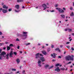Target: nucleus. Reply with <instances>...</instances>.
<instances>
[{
	"label": "nucleus",
	"instance_id": "obj_1",
	"mask_svg": "<svg viewBox=\"0 0 74 74\" xmlns=\"http://www.w3.org/2000/svg\"><path fill=\"white\" fill-rule=\"evenodd\" d=\"M6 55V53L5 51H2L1 52V53L0 54V60L2 59V57H5L4 55Z\"/></svg>",
	"mask_w": 74,
	"mask_h": 74
},
{
	"label": "nucleus",
	"instance_id": "obj_2",
	"mask_svg": "<svg viewBox=\"0 0 74 74\" xmlns=\"http://www.w3.org/2000/svg\"><path fill=\"white\" fill-rule=\"evenodd\" d=\"M56 10H57L60 13H62V14H63V13H64V10L62 9L61 8H56Z\"/></svg>",
	"mask_w": 74,
	"mask_h": 74
},
{
	"label": "nucleus",
	"instance_id": "obj_3",
	"mask_svg": "<svg viewBox=\"0 0 74 74\" xmlns=\"http://www.w3.org/2000/svg\"><path fill=\"white\" fill-rule=\"evenodd\" d=\"M42 6L44 8L43 10H46L47 8H48V7L47 6L46 4H43L42 5Z\"/></svg>",
	"mask_w": 74,
	"mask_h": 74
},
{
	"label": "nucleus",
	"instance_id": "obj_4",
	"mask_svg": "<svg viewBox=\"0 0 74 74\" xmlns=\"http://www.w3.org/2000/svg\"><path fill=\"white\" fill-rule=\"evenodd\" d=\"M13 54H14L13 51H11L9 53V58H12V57H13V56H12Z\"/></svg>",
	"mask_w": 74,
	"mask_h": 74
},
{
	"label": "nucleus",
	"instance_id": "obj_5",
	"mask_svg": "<svg viewBox=\"0 0 74 74\" xmlns=\"http://www.w3.org/2000/svg\"><path fill=\"white\" fill-rule=\"evenodd\" d=\"M40 59L41 60L42 62H43L45 61V58H44V57L40 58Z\"/></svg>",
	"mask_w": 74,
	"mask_h": 74
},
{
	"label": "nucleus",
	"instance_id": "obj_6",
	"mask_svg": "<svg viewBox=\"0 0 74 74\" xmlns=\"http://www.w3.org/2000/svg\"><path fill=\"white\" fill-rule=\"evenodd\" d=\"M56 54L53 53V55L51 54V56L52 57H53V58H56Z\"/></svg>",
	"mask_w": 74,
	"mask_h": 74
},
{
	"label": "nucleus",
	"instance_id": "obj_7",
	"mask_svg": "<svg viewBox=\"0 0 74 74\" xmlns=\"http://www.w3.org/2000/svg\"><path fill=\"white\" fill-rule=\"evenodd\" d=\"M22 39L23 40H25V39H26V37H27V35L26 34H25V35H23V36H22Z\"/></svg>",
	"mask_w": 74,
	"mask_h": 74
},
{
	"label": "nucleus",
	"instance_id": "obj_8",
	"mask_svg": "<svg viewBox=\"0 0 74 74\" xmlns=\"http://www.w3.org/2000/svg\"><path fill=\"white\" fill-rule=\"evenodd\" d=\"M39 55H40V53H37L35 55L36 56V59H38V58H40V57H39Z\"/></svg>",
	"mask_w": 74,
	"mask_h": 74
},
{
	"label": "nucleus",
	"instance_id": "obj_9",
	"mask_svg": "<svg viewBox=\"0 0 74 74\" xmlns=\"http://www.w3.org/2000/svg\"><path fill=\"white\" fill-rule=\"evenodd\" d=\"M2 10V12L3 14H5V13H7V11H8V10L4 9H3Z\"/></svg>",
	"mask_w": 74,
	"mask_h": 74
},
{
	"label": "nucleus",
	"instance_id": "obj_10",
	"mask_svg": "<svg viewBox=\"0 0 74 74\" xmlns=\"http://www.w3.org/2000/svg\"><path fill=\"white\" fill-rule=\"evenodd\" d=\"M56 71H57L58 72H59L60 71V69H59V67H58L57 68V69L55 70Z\"/></svg>",
	"mask_w": 74,
	"mask_h": 74
},
{
	"label": "nucleus",
	"instance_id": "obj_11",
	"mask_svg": "<svg viewBox=\"0 0 74 74\" xmlns=\"http://www.w3.org/2000/svg\"><path fill=\"white\" fill-rule=\"evenodd\" d=\"M70 56H67L66 57V60H68V61H69L70 60Z\"/></svg>",
	"mask_w": 74,
	"mask_h": 74
},
{
	"label": "nucleus",
	"instance_id": "obj_12",
	"mask_svg": "<svg viewBox=\"0 0 74 74\" xmlns=\"http://www.w3.org/2000/svg\"><path fill=\"white\" fill-rule=\"evenodd\" d=\"M71 60H74V56L72 55V57L70 56V58Z\"/></svg>",
	"mask_w": 74,
	"mask_h": 74
},
{
	"label": "nucleus",
	"instance_id": "obj_13",
	"mask_svg": "<svg viewBox=\"0 0 74 74\" xmlns=\"http://www.w3.org/2000/svg\"><path fill=\"white\" fill-rule=\"evenodd\" d=\"M42 53H43V54L44 55H47V52H46V51H42Z\"/></svg>",
	"mask_w": 74,
	"mask_h": 74
},
{
	"label": "nucleus",
	"instance_id": "obj_14",
	"mask_svg": "<svg viewBox=\"0 0 74 74\" xmlns=\"http://www.w3.org/2000/svg\"><path fill=\"white\" fill-rule=\"evenodd\" d=\"M3 8L4 9H6V10H7V9H8V6L6 7V6L5 5H4L3 6Z\"/></svg>",
	"mask_w": 74,
	"mask_h": 74
},
{
	"label": "nucleus",
	"instance_id": "obj_15",
	"mask_svg": "<svg viewBox=\"0 0 74 74\" xmlns=\"http://www.w3.org/2000/svg\"><path fill=\"white\" fill-rule=\"evenodd\" d=\"M15 8H17V9H19V5H17L15 6Z\"/></svg>",
	"mask_w": 74,
	"mask_h": 74
},
{
	"label": "nucleus",
	"instance_id": "obj_16",
	"mask_svg": "<svg viewBox=\"0 0 74 74\" xmlns=\"http://www.w3.org/2000/svg\"><path fill=\"white\" fill-rule=\"evenodd\" d=\"M23 0H17V3H21V2H23Z\"/></svg>",
	"mask_w": 74,
	"mask_h": 74
},
{
	"label": "nucleus",
	"instance_id": "obj_17",
	"mask_svg": "<svg viewBox=\"0 0 74 74\" xmlns=\"http://www.w3.org/2000/svg\"><path fill=\"white\" fill-rule=\"evenodd\" d=\"M55 51H59V52H60V50L59 49V48H57L56 49H55Z\"/></svg>",
	"mask_w": 74,
	"mask_h": 74
},
{
	"label": "nucleus",
	"instance_id": "obj_18",
	"mask_svg": "<svg viewBox=\"0 0 74 74\" xmlns=\"http://www.w3.org/2000/svg\"><path fill=\"white\" fill-rule=\"evenodd\" d=\"M17 36H20V37H22V36H23V35L19 34H17Z\"/></svg>",
	"mask_w": 74,
	"mask_h": 74
},
{
	"label": "nucleus",
	"instance_id": "obj_19",
	"mask_svg": "<svg viewBox=\"0 0 74 74\" xmlns=\"http://www.w3.org/2000/svg\"><path fill=\"white\" fill-rule=\"evenodd\" d=\"M16 61L17 62V63H19L20 62V60L19 58H17L16 60Z\"/></svg>",
	"mask_w": 74,
	"mask_h": 74
},
{
	"label": "nucleus",
	"instance_id": "obj_20",
	"mask_svg": "<svg viewBox=\"0 0 74 74\" xmlns=\"http://www.w3.org/2000/svg\"><path fill=\"white\" fill-rule=\"evenodd\" d=\"M49 66V65H46V66H45V69H47V67H48Z\"/></svg>",
	"mask_w": 74,
	"mask_h": 74
},
{
	"label": "nucleus",
	"instance_id": "obj_21",
	"mask_svg": "<svg viewBox=\"0 0 74 74\" xmlns=\"http://www.w3.org/2000/svg\"><path fill=\"white\" fill-rule=\"evenodd\" d=\"M60 16L62 18H65V15H61Z\"/></svg>",
	"mask_w": 74,
	"mask_h": 74
},
{
	"label": "nucleus",
	"instance_id": "obj_22",
	"mask_svg": "<svg viewBox=\"0 0 74 74\" xmlns=\"http://www.w3.org/2000/svg\"><path fill=\"white\" fill-rule=\"evenodd\" d=\"M7 49L8 51H9V50H10L11 49V48L9 46H8L7 47Z\"/></svg>",
	"mask_w": 74,
	"mask_h": 74
},
{
	"label": "nucleus",
	"instance_id": "obj_23",
	"mask_svg": "<svg viewBox=\"0 0 74 74\" xmlns=\"http://www.w3.org/2000/svg\"><path fill=\"white\" fill-rule=\"evenodd\" d=\"M41 61L39 60L38 62V64H41Z\"/></svg>",
	"mask_w": 74,
	"mask_h": 74
},
{
	"label": "nucleus",
	"instance_id": "obj_24",
	"mask_svg": "<svg viewBox=\"0 0 74 74\" xmlns=\"http://www.w3.org/2000/svg\"><path fill=\"white\" fill-rule=\"evenodd\" d=\"M71 16H74V13L73 12H72L71 14L70 15Z\"/></svg>",
	"mask_w": 74,
	"mask_h": 74
},
{
	"label": "nucleus",
	"instance_id": "obj_25",
	"mask_svg": "<svg viewBox=\"0 0 74 74\" xmlns=\"http://www.w3.org/2000/svg\"><path fill=\"white\" fill-rule=\"evenodd\" d=\"M4 45V43H0V46H2V45Z\"/></svg>",
	"mask_w": 74,
	"mask_h": 74
},
{
	"label": "nucleus",
	"instance_id": "obj_26",
	"mask_svg": "<svg viewBox=\"0 0 74 74\" xmlns=\"http://www.w3.org/2000/svg\"><path fill=\"white\" fill-rule=\"evenodd\" d=\"M59 65H60V64L58 63L56 65V67H57V66H59Z\"/></svg>",
	"mask_w": 74,
	"mask_h": 74
},
{
	"label": "nucleus",
	"instance_id": "obj_27",
	"mask_svg": "<svg viewBox=\"0 0 74 74\" xmlns=\"http://www.w3.org/2000/svg\"><path fill=\"white\" fill-rule=\"evenodd\" d=\"M13 53L14 55H17V53L16 52H14Z\"/></svg>",
	"mask_w": 74,
	"mask_h": 74
},
{
	"label": "nucleus",
	"instance_id": "obj_28",
	"mask_svg": "<svg viewBox=\"0 0 74 74\" xmlns=\"http://www.w3.org/2000/svg\"><path fill=\"white\" fill-rule=\"evenodd\" d=\"M9 46L10 47H13V46H14V45L12 44H11Z\"/></svg>",
	"mask_w": 74,
	"mask_h": 74
},
{
	"label": "nucleus",
	"instance_id": "obj_29",
	"mask_svg": "<svg viewBox=\"0 0 74 74\" xmlns=\"http://www.w3.org/2000/svg\"><path fill=\"white\" fill-rule=\"evenodd\" d=\"M8 11H9V12H10V11H12V9L11 8H10L8 9Z\"/></svg>",
	"mask_w": 74,
	"mask_h": 74
},
{
	"label": "nucleus",
	"instance_id": "obj_30",
	"mask_svg": "<svg viewBox=\"0 0 74 74\" xmlns=\"http://www.w3.org/2000/svg\"><path fill=\"white\" fill-rule=\"evenodd\" d=\"M27 32H23V34H27Z\"/></svg>",
	"mask_w": 74,
	"mask_h": 74
},
{
	"label": "nucleus",
	"instance_id": "obj_31",
	"mask_svg": "<svg viewBox=\"0 0 74 74\" xmlns=\"http://www.w3.org/2000/svg\"><path fill=\"white\" fill-rule=\"evenodd\" d=\"M60 70H62L63 71L64 70H65V69H64V68H61Z\"/></svg>",
	"mask_w": 74,
	"mask_h": 74
},
{
	"label": "nucleus",
	"instance_id": "obj_32",
	"mask_svg": "<svg viewBox=\"0 0 74 74\" xmlns=\"http://www.w3.org/2000/svg\"><path fill=\"white\" fill-rule=\"evenodd\" d=\"M30 43L25 44L26 45H30Z\"/></svg>",
	"mask_w": 74,
	"mask_h": 74
},
{
	"label": "nucleus",
	"instance_id": "obj_33",
	"mask_svg": "<svg viewBox=\"0 0 74 74\" xmlns=\"http://www.w3.org/2000/svg\"><path fill=\"white\" fill-rule=\"evenodd\" d=\"M71 62H69L68 63H66V64H71Z\"/></svg>",
	"mask_w": 74,
	"mask_h": 74
},
{
	"label": "nucleus",
	"instance_id": "obj_34",
	"mask_svg": "<svg viewBox=\"0 0 74 74\" xmlns=\"http://www.w3.org/2000/svg\"><path fill=\"white\" fill-rule=\"evenodd\" d=\"M16 41H19V40L18 38H17L16 39Z\"/></svg>",
	"mask_w": 74,
	"mask_h": 74
},
{
	"label": "nucleus",
	"instance_id": "obj_35",
	"mask_svg": "<svg viewBox=\"0 0 74 74\" xmlns=\"http://www.w3.org/2000/svg\"><path fill=\"white\" fill-rule=\"evenodd\" d=\"M6 59H9V56H6Z\"/></svg>",
	"mask_w": 74,
	"mask_h": 74
},
{
	"label": "nucleus",
	"instance_id": "obj_36",
	"mask_svg": "<svg viewBox=\"0 0 74 74\" xmlns=\"http://www.w3.org/2000/svg\"><path fill=\"white\" fill-rule=\"evenodd\" d=\"M53 66H50V68H49V69H51V68H53Z\"/></svg>",
	"mask_w": 74,
	"mask_h": 74
},
{
	"label": "nucleus",
	"instance_id": "obj_37",
	"mask_svg": "<svg viewBox=\"0 0 74 74\" xmlns=\"http://www.w3.org/2000/svg\"><path fill=\"white\" fill-rule=\"evenodd\" d=\"M12 71H16V70L15 69H12Z\"/></svg>",
	"mask_w": 74,
	"mask_h": 74
},
{
	"label": "nucleus",
	"instance_id": "obj_38",
	"mask_svg": "<svg viewBox=\"0 0 74 74\" xmlns=\"http://www.w3.org/2000/svg\"><path fill=\"white\" fill-rule=\"evenodd\" d=\"M69 30V32H70L71 31V29H68Z\"/></svg>",
	"mask_w": 74,
	"mask_h": 74
},
{
	"label": "nucleus",
	"instance_id": "obj_39",
	"mask_svg": "<svg viewBox=\"0 0 74 74\" xmlns=\"http://www.w3.org/2000/svg\"><path fill=\"white\" fill-rule=\"evenodd\" d=\"M6 56H9V53H8L6 54Z\"/></svg>",
	"mask_w": 74,
	"mask_h": 74
},
{
	"label": "nucleus",
	"instance_id": "obj_40",
	"mask_svg": "<svg viewBox=\"0 0 74 74\" xmlns=\"http://www.w3.org/2000/svg\"><path fill=\"white\" fill-rule=\"evenodd\" d=\"M71 49L72 51H74V48H73V47H71Z\"/></svg>",
	"mask_w": 74,
	"mask_h": 74
},
{
	"label": "nucleus",
	"instance_id": "obj_41",
	"mask_svg": "<svg viewBox=\"0 0 74 74\" xmlns=\"http://www.w3.org/2000/svg\"><path fill=\"white\" fill-rule=\"evenodd\" d=\"M66 47L67 48H68V49H70V46H66Z\"/></svg>",
	"mask_w": 74,
	"mask_h": 74
},
{
	"label": "nucleus",
	"instance_id": "obj_42",
	"mask_svg": "<svg viewBox=\"0 0 74 74\" xmlns=\"http://www.w3.org/2000/svg\"><path fill=\"white\" fill-rule=\"evenodd\" d=\"M52 62H55V61H56V60L53 59L52 60Z\"/></svg>",
	"mask_w": 74,
	"mask_h": 74
},
{
	"label": "nucleus",
	"instance_id": "obj_43",
	"mask_svg": "<svg viewBox=\"0 0 74 74\" xmlns=\"http://www.w3.org/2000/svg\"><path fill=\"white\" fill-rule=\"evenodd\" d=\"M3 34V33H2V32L0 31V35H2Z\"/></svg>",
	"mask_w": 74,
	"mask_h": 74
},
{
	"label": "nucleus",
	"instance_id": "obj_44",
	"mask_svg": "<svg viewBox=\"0 0 74 74\" xmlns=\"http://www.w3.org/2000/svg\"><path fill=\"white\" fill-rule=\"evenodd\" d=\"M40 56H43V55L41 54H40Z\"/></svg>",
	"mask_w": 74,
	"mask_h": 74
},
{
	"label": "nucleus",
	"instance_id": "obj_45",
	"mask_svg": "<svg viewBox=\"0 0 74 74\" xmlns=\"http://www.w3.org/2000/svg\"><path fill=\"white\" fill-rule=\"evenodd\" d=\"M38 66H39V67H41V65L40 64H38Z\"/></svg>",
	"mask_w": 74,
	"mask_h": 74
},
{
	"label": "nucleus",
	"instance_id": "obj_46",
	"mask_svg": "<svg viewBox=\"0 0 74 74\" xmlns=\"http://www.w3.org/2000/svg\"><path fill=\"white\" fill-rule=\"evenodd\" d=\"M0 10H1V11L3 10V8H0V12H1V11Z\"/></svg>",
	"mask_w": 74,
	"mask_h": 74
},
{
	"label": "nucleus",
	"instance_id": "obj_47",
	"mask_svg": "<svg viewBox=\"0 0 74 74\" xmlns=\"http://www.w3.org/2000/svg\"><path fill=\"white\" fill-rule=\"evenodd\" d=\"M63 9L64 10V11H66V8H63Z\"/></svg>",
	"mask_w": 74,
	"mask_h": 74
},
{
	"label": "nucleus",
	"instance_id": "obj_48",
	"mask_svg": "<svg viewBox=\"0 0 74 74\" xmlns=\"http://www.w3.org/2000/svg\"><path fill=\"white\" fill-rule=\"evenodd\" d=\"M58 4H56L55 5V7H58Z\"/></svg>",
	"mask_w": 74,
	"mask_h": 74
},
{
	"label": "nucleus",
	"instance_id": "obj_49",
	"mask_svg": "<svg viewBox=\"0 0 74 74\" xmlns=\"http://www.w3.org/2000/svg\"><path fill=\"white\" fill-rule=\"evenodd\" d=\"M53 47H54V46H53V45H51V48H53Z\"/></svg>",
	"mask_w": 74,
	"mask_h": 74
},
{
	"label": "nucleus",
	"instance_id": "obj_50",
	"mask_svg": "<svg viewBox=\"0 0 74 74\" xmlns=\"http://www.w3.org/2000/svg\"><path fill=\"white\" fill-rule=\"evenodd\" d=\"M58 58H60V59H61V58H62V57H61V56H59L58 57Z\"/></svg>",
	"mask_w": 74,
	"mask_h": 74
},
{
	"label": "nucleus",
	"instance_id": "obj_51",
	"mask_svg": "<svg viewBox=\"0 0 74 74\" xmlns=\"http://www.w3.org/2000/svg\"><path fill=\"white\" fill-rule=\"evenodd\" d=\"M70 10H73V8H72V7H71V8H70Z\"/></svg>",
	"mask_w": 74,
	"mask_h": 74
},
{
	"label": "nucleus",
	"instance_id": "obj_52",
	"mask_svg": "<svg viewBox=\"0 0 74 74\" xmlns=\"http://www.w3.org/2000/svg\"><path fill=\"white\" fill-rule=\"evenodd\" d=\"M19 48H20L19 46H18L17 47V49H19Z\"/></svg>",
	"mask_w": 74,
	"mask_h": 74
},
{
	"label": "nucleus",
	"instance_id": "obj_53",
	"mask_svg": "<svg viewBox=\"0 0 74 74\" xmlns=\"http://www.w3.org/2000/svg\"><path fill=\"white\" fill-rule=\"evenodd\" d=\"M70 43V42H67L66 43V44H69Z\"/></svg>",
	"mask_w": 74,
	"mask_h": 74
},
{
	"label": "nucleus",
	"instance_id": "obj_54",
	"mask_svg": "<svg viewBox=\"0 0 74 74\" xmlns=\"http://www.w3.org/2000/svg\"><path fill=\"white\" fill-rule=\"evenodd\" d=\"M1 51H2V49H0V53H1Z\"/></svg>",
	"mask_w": 74,
	"mask_h": 74
},
{
	"label": "nucleus",
	"instance_id": "obj_55",
	"mask_svg": "<svg viewBox=\"0 0 74 74\" xmlns=\"http://www.w3.org/2000/svg\"><path fill=\"white\" fill-rule=\"evenodd\" d=\"M2 5H4V3L3 2H2L1 3Z\"/></svg>",
	"mask_w": 74,
	"mask_h": 74
},
{
	"label": "nucleus",
	"instance_id": "obj_56",
	"mask_svg": "<svg viewBox=\"0 0 74 74\" xmlns=\"http://www.w3.org/2000/svg\"><path fill=\"white\" fill-rule=\"evenodd\" d=\"M67 30H68L67 29H64V30L65 32H66V31H67Z\"/></svg>",
	"mask_w": 74,
	"mask_h": 74
},
{
	"label": "nucleus",
	"instance_id": "obj_57",
	"mask_svg": "<svg viewBox=\"0 0 74 74\" xmlns=\"http://www.w3.org/2000/svg\"><path fill=\"white\" fill-rule=\"evenodd\" d=\"M50 11H51V12H54L55 11H54L53 10H52V11L51 10Z\"/></svg>",
	"mask_w": 74,
	"mask_h": 74
},
{
	"label": "nucleus",
	"instance_id": "obj_58",
	"mask_svg": "<svg viewBox=\"0 0 74 74\" xmlns=\"http://www.w3.org/2000/svg\"><path fill=\"white\" fill-rule=\"evenodd\" d=\"M38 46L40 45H41V44H40V43H38Z\"/></svg>",
	"mask_w": 74,
	"mask_h": 74
},
{
	"label": "nucleus",
	"instance_id": "obj_59",
	"mask_svg": "<svg viewBox=\"0 0 74 74\" xmlns=\"http://www.w3.org/2000/svg\"><path fill=\"white\" fill-rule=\"evenodd\" d=\"M23 73H25V70H23V72H22Z\"/></svg>",
	"mask_w": 74,
	"mask_h": 74
},
{
	"label": "nucleus",
	"instance_id": "obj_60",
	"mask_svg": "<svg viewBox=\"0 0 74 74\" xmlns=\"http://www.w3.org/2000/svg\"><path fill=\"white\" fill-rule=\"evenodd\" d=\"M72 36H74V33H72Z\"/></svg>",
	"mask_w": 74,
	"mask_h": 74
},
{
	"label": "nucleus",
	"instance_id": "obj_61",
	"mask_svg": "<svg viewBox=\"0 0 74 74\" xmlns=\"http://www.w3.org/2000/svg\"><path fill=\"white\" fill-rule=\"evenodd\" d=\"M71 40H72V39H71L70 40H69V41H71Z\"/></svg>",
	"mask_w": 74,
	"mask_h": 74
},
{
	"label": "nucleus",
	"instance_id": "obj_62",
	"mask_svg": "<svg viewBox=\"0 0 74 74\" xmlns=\"http://www.w3.org/2000/svg\"><path fill=\"white\" fill-rule=\"evenodd\" d=\"M63 45H60V47L61 48H62V47H63Z\"/></svg>",
	"mask_w": 74,
	"mask_h": 74
},
{
	"label": "nucleus",
	"instance_id": "obj_63",
	"mask_svg": "<svg viewBox=\"0 0 74 74\" xmlns=\"http://www.w3.org/2000/svg\"><path fill=\"white\" fill-rule=\"evenodd\" d=\"M12 73H13V72H11L10 73V74H12Z\"/></svg>",
	"mask_w": 74,
	"mask_h": 74
},
{
	"label": "nucleus",
	"instance_id": "obj_64",
	"mask_svg": "<svg viewBox=\"0 0 74 74\" xmlns=\"http://www.w3.org/2000/svg\"><path fill=\"white\" fill-rule=\"evenodd\" d=\"M3 49H4V50H5V47H3Z\"/></svg>",
	"mask_w": 74,
	"mask_h": 74
}]
</instances>
